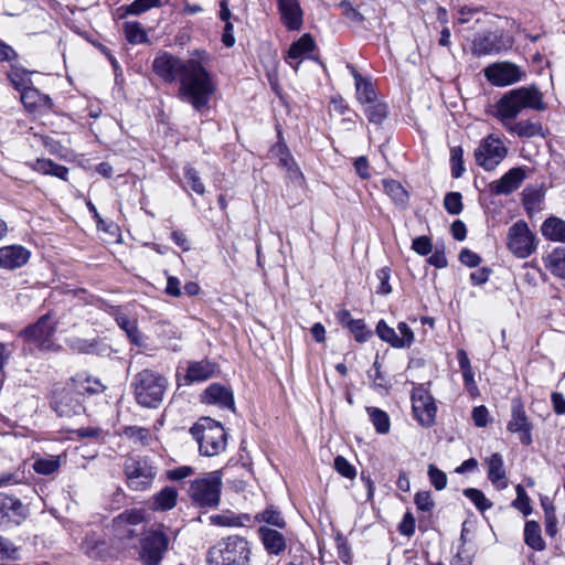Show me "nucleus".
Here are the masks:
<instances>
[{"mask_svg": "<svg viewBox=\"0 0 565 565\" xmlns=\"http://www.w3.org/2000/svg\"><path fill=\"white\" fill-rule=\"evenodd\" d=\"M376 334L382 341L390 343L393 348L402 349L396 330L391 328L384 320L377 322Z\"/></svg>", "mask_w": 565, "mask_h": 565, "instance_id": "nucleus-44", "label": "nucleus"}, {"mask_svg": "<svg viewBox=\"0 0 565 565\" xmlns=\"http://www.w3.org/2000/svg\"><path fill=\"white\" fill-rule=\"evenodd\" d=\"M31 252L22 245L0 247V268L14 270L28 264Z\"/></svg>", "mask_w": 565, "mask_h": 565, "instance_id": "nucleus-20", "label": "nucleus"}, {"mask_svg": "<svg viewBox=\"0 0 565 565\" xmlns=\"http://www.w3.org/2000/svg\"><path fill=\"white\" fill-rule=\"evenodd\" d=\"M402 535L412 536L415 533V518L411 512H406L398 525Z\"/></svg>", "mask_w": 565, "mask_h": 565, "instance_id": "nucleus-64", "label": "nucleus"}, {"mask_svg": "<svg viewBox=\"0 0 565 565\" xmlns=\"http://www.w3.org/2000/svg\"><path fill=\"white\" fill-rule=\"evenodd\" d=\"M355 81L356 98L361 104H372L376 94L373 85L366 81L353 66L348 65Z\"/></svg>", "mask_w": 565, "mask_h": 565, "instance_id": "nucleus-30", "label": "nucleus"}, {"mask_svg": "<svg viewBox=\"0 0 565 565\" xmlns=\"http://www.w3.org/2000/svg\"><path fill=\"white\" fill-rule=\"evenodd\" d=\"M259 535L264 544L265 550L269 554L279 555L286 548L285 536L277 530L262 526L259 529Z\"/></svg>", "mask_w": 565, "mask_h": 565, "instance_id": "nucleus-26", "label": "nucleus"}, {"mask_svg": "<svg viewBox=\"0 0 565 565\" xmlns=\"http://www.w3.org/2000/svg\"><path fill=\"white\" fill-rule=\"evenodd\" d=\"M41 98H42V93H40L38 89H35L32 86L26 87V89H24L21 93V102L30 110L41 107Z\"/></svg>", "mask_w": 565, "mask_h": 565, "instance_id": "nucleus-52", "label": "nucleus"}, {"mask_svg": "<svg viewBox=\"0 0 565 565\" xmlns=\"http://www.w3.org/2000/svg\"><path fill=\"white\" fill-rule=\"evenodd\" d=\"M19 559V550L11 540L0 535V562Z\"/></svg>", "mask_w": 565, "mask_h": 565, "instance_id": "nucleus-50", "label": "nucleus"}, {"mask_svg": "<svg viewBox=\"0 0 565 565\" xmlns=\"http://www.w3.org/2000/svg\"><path fill=\"white\" fill-rule=\"evenodd\" d=\"M335 470L348 479H353L356 476L355 468L342 456H338L334 459Z\"/></svg>", "mask_w": 565, "mask_h": 565, "instance_id": "nucleus-62", "label": "nucleus"}, {"mask_svg": "<svg viewBox=\"0 0 565 565\" xmlns=\"http://www.w3.org/2000/svg\"><path fill=\"white\" fill-rule=\"evenodd\" d=\"M29 510L15 497L0 493V527L8 529L21 524L28 516Z\"/></svg>", "mask_w": 565, "mask_h": 565, "instance_id": "nucleus-14", "label": "nucleus"}, {"mask_svg": "<svg viewBox=\"0 0 565 565\" xmlns=\"http://www.w3.org/2000/svg\"><path fill=\"white\" fill-rule=\"evenodd\" d=\"M28 166L41 174L53 175L64 181L67 180L68 169L50 159L39 158L35 161L29 162Z\"/></svg>", "mask_w": 565, "mask_h": 565, "instance_id": "nucleus-29", "label": "nucleus"}, {"mask_svg": "<svg viewBox=\"0 0 565 565\" xmlns=\"http://www.w3.org/2000/svg\"><path fill=\"white\" fill-rule=\"evenodd\" d=\"M169 539L158 530H150L141 540L140 558L146 565H158L168 550Z\"/></svg>", "mask_w": 565, "mask_h": 565, "instance_id": "nucleus-12", "label": "nucleus"}, {"mask_svg": "<svg viewBox=\"0 0 565 565\" xmlns=\"http://www.w3.org/2000/svg\"><path fill=\"white\" fill-rule=\"evenodd\" d=\"M152 500L153 510L169 511L177 504L178 491L173 487H164L153 495Z\"/></svg>", "mask_w": 565, "mask_h": 565, "instance_id": "nucleus-33", "label": "nucleus"}, {"mask_svg": "<svg viewBox=\"0 0 565 565\" xmlns=\"http://www.w3.org/2000/svg\"><path fill=\"white\" fill-rule=\"evenodd\" d=\"M221 471H211L191 481L189 495L201 508H216L221 500Z\"/></svg>", "mask_w": 565, "mask_h": 565, "instance_id": "nucleus-6", "label": "nucleus"}, {"mask_svg": "<svg viewBox=\"0 0 565 565\" xmlns=\"http://www.w3.org/2000/svg\"><path fill=\"white\" fill-rule=\"evenodd\" d=\"M501 124L508 131L515 134L520 138L529 139L543 135L542 125L537 121L521 120L513 122V120H507L505 122Z\"/></svg>", "mask_w": 565, "mask_h": 565, "instance_id": "nucleus-27", "label": "nucleus"}, {"mask_svg": "<svg viewBox=\"0 0 565 565\" xmlns=\"http://www.w3.org/2000/svg\"><path fill=\"white\" fill-rule=\"evenodd\" d=\"M198 58L181 60L163 52L153 60V72L164 82L179 81V98L190 104L196 111L209 109V103L215 93L211 73L203 63V53Z\"/></svg>", "mask_w": 565, "mask_h": 565, "instance_id": "nucleus-1", "label": "nucleus"}, {"mask_svg": "<svg viewBox=\"0 0 565 565\" xmlns=\"http://www.w3.org/2000/svg\"><path fill=\"white\" fill-rule=\"evenodd\" d=\"M524 542L529 547L535 551H543L545 548V542L541 534V526L536 521L525 522Z\"/></svg>", "mask_w": 565, "mask_h": 565, "instance_id": "nucleus-34", "label": "nucleus"}, {"mask_svg": "<svg viewBox=\"0 0 565 565\" xmlns=\"http://www.w3.org/2000/svg\"><path fill=\"white\" fill-rule=\"evenodd\" d=\"M526 178L524 167H515L504 173L499 180L489 184L490 192L494 195H509L518 190Z\"/></svg>", "mask_w": 565, "mask_h": 565, "instance_id": "nucleus-19", "label": "nucleus"}, {"mask_svg": "<svg viewBox=\"0 0 565 565\" xmlns=\"http://www.w3.org/2000/svg\"><path fill=\"white\" fill-rule=\"evenodd\" d=\"M462 196L459 192H449L444 199L446 211L452 215H457L462 211Z\"/></svg>", "mask_w": 565, "mask_h": 565, "instance_id": "nucleus-56", "label": "nucleus"}, {"mask_svg": "<svg viewBox=\"0 0 565 565\" xmlns=\"http://www.w3.org/2000/svg\"><path fill=\"white\" fill-rule=\"evenodd\" d=\"M160 6L161 0H135L127 7L126 12L128 14L139 15L152 8H158Z\"/></svg>", "mask_w": 565, "mask_h": 565, "instance_id": "nucleus-54", "label": "nucleus"}, {"mask_svg": "<svg viewBox=\"0 0 565 565\" xmlns=\"http://www.w3.org/2000/svg\"><path fill=\"white\" fill-rule=\"evenodd\" d=\"M184 178L193 192L199 195H203L205 193V185L193 167L186 166L184 168Z\"/></svg>", "mask_w": 565, "mask_h": 565, "instance_id": "nucleus-49", "label": "nucleus"}, {"mask_svg": "<svg viewBox=\"0 0 565 565\" xmlns=\"http://www.w3.org/2000/svg\"><path fill=\"white\" fill-rule=\"evenodd\" d=\"M428 477L430 483L434 486L436 490L440 491L447 487L448 479L446 473L438 469L436 466H428Z\"/></svg>", "mask_w": 565, "mask_h": 565, "instance_id": "nucleus-57", "label": "nucleus"}, {"mask_svg": "<svg viewBox=\"0 0 565 565\" xmlns=\"http://www.w3.org/2000/svg\"><path fill=\"white\" fill-rule=\"evenodd\" d=\"M55 413L61 417H72L84 412L79 393L72 390L55 391L51 401Z\"/></svg>", "mask_w": 565, "mask_h": 565, "instance_id": "nucleus-16", "label": "nucleus"}, {"mask_svg": "<svg viewBox=\"0 0 565 565\" xmlns=\"http://www.w3.org/2000/svg\"><path fill=\"white\" fill-rule=\"evenodd\" d=\"M391 269L388 267H382L376 270V278L379 280V286L376 288V294L379 295H388L392 291L390 285Z\"/></svg>", "mask_w": 565, "mask_h": 565, "instance_id": "nucleus-58", "label": "nucleus"}, {"mask_svg": "<svg viewBox=\"0 0 565 565\" xmlns=\"http://www.w3.org/2000/svg\"><path fill=\"white\" fill-rule=\"evenodd\" d=\"M510 433H519L520 441L529 446L532 444V423L526 416L525 409L520 401H513L511 407V419L507 426Z\"/></svg>", "mask_w": 565, "mask_h": 565, "instance_id": "nucleus-17", "label": "nucleus"}, {"mask_svg": "<svg viewBox=\"0 0 565 565\" xmlns=\"http://www.w3.org/2000/svg\"><path fill=\"white\" fill-rule=\"evenodd\" d=\"M115 320L120 329H122L131 343L141 347L142 338L141 333L138 330L137 322L127 317V315L122 313L120 310L116 309L114 311Z\"/></svg>", "mask_w": 565, "mask_h": 565, "instance_id": "nucleus-31", "label": "nucleus"}, {"mask_svg": "<svg viewBox=\"0 0 565 565\" xmlns=\"http://www.w3.org/2000/svg\"><path fill=\"white\" fill-rule=\"evenodd\" d=\"M279 164L287 169L289 172V177L292 179L296 178H302V174L300 170L297 167V163L295 162L294 158L290 156V153L282 148H279Z\"/></svg>", "mask_w": 565, "mask_h": 565, "instance_id": "nucleus-51", "label": "nucleus"}, {"mask_svg": "<svg viewBox=\"0 0 565 565\" xmlns=\"http://www.w3.org/2000/svg\"><path fill=\"white\" fill-rule=\"evenodd\" d=\"M315 47L316 43L313 38L308 33L302 34L290 45L287 52L286 61L297 71L300 62H298L296 65H292L290 60H301L308 57Z\"/></svg>", "mask_w": 565, "mask_h": 565, "instance_id": "nucleus-24", "label": "nucleus"}, {"mask_svg": "<svg viewBox=\"0 0 565 565\" xmlns=\"http://www.w3.org/2000/svg\"><path fill=\"white\" fill-rule=\"evenodd\" d=\"M217 372V364L209 359L189 362L184 381L186 384L207 381Z\"/></svg>", "mask_w": 565, "mask_h": 565, "instance_id": "nucleus-22", "label": "nucleus"}, {"mask_svg": "<svg viewBox=\"0 0 565 565\" xmlns=\"http://www.w3.org/2000/svg\"><path fill=\"white\" fill-rule=\"evenodd\" d=\"M35 138L39 139L50 154L58 158L66 156L67 149L54 138L49 136H35Z\"/></svg>", "mask_w": 565, "mask_h": 565, "instance_id": "nucleus-47", "label": "nucleus"}, {"mask_svg": "<svg viewBox=\"0 0 565 565\" xmlns=\"http://www.w3.org/2000/svg\"><path fill=\"white\" fill-rule=\"evenodd\" d=\"M278 11L282 24L289 31H298L302 26L303 11L298 0H278Z\"/></svg>", "mask_w": 565, "mask_h": 565, "instance_id": "nucleus-21", "label": "nucleus"}, {"mask_svg": "<svg viewBox=\"0 0 565 565\" xmlns=\"http://www.w3.org/2000/svg\"><path fill=\"white\" fill-rule=\"evenodd\" d=\"M203 402L206 404H214L222 408L234 411V396L233 392L221 384H211L203 392Z\"/></svg>", "mask_w": 565, "mask_h": 565, "instance_id": "nucleus-23", "label": "nucleus"}, {"mask_svg": "<svg viewBox=\"0 0 565 565\" xmlns=\"http://www.w3.org/2000/svg\"><path fill=\"white\" fill-rule=\"evenodd\" d=\"M168 379L161 373L145 369L131 381V390L137 404L145 408H158L168 390Z\"/></svg>", "mask_w": 565, "mask_h": 565, "instance_id": "nucleus-3", "label": "nucleus"}, {"mask_svg": "<svg viewBox=\"0 0 565 565\" xmlns=\"http://www.w3.org/2000/svg\"><path fill=\"white\" fill-rule=\"evenodd\" d=\"M414 502L419 511L431 512L435 502L429 491H419L414 497Z\"/></svg>", "mask_w": 565, "mask_h": 565, "instance_id": "nucleus-61", "label": "nucleus"}, {"mask_svg": "<svg viewBox=\"0 0 565 565\" xmlns=\"http://www.w3.org/2000/svg\"><path fill=\"white\" fill-rule=\"evenodd\" d=\"M413 412L420 425L429 427L435 422L437 407L434 398L425 391L417 390L413 393Z\"/></svg>", "mask_w": 565, "mask_h": 565, "instance_id": "nucleus-18", "label": "nucleus"}, {"mask_svg": "<svg viewBox=\"0 0 565 565\" xmlns=\"http://www.w3.org/2000/svg\"><path fill=\"white\" fill-rule=\"evenodd\" d=\"M545 262L546 268L554 276L565 279V248L554 249Z\"/></svg>", "mask_w": 565, "mask_h": 565, "instance_id": "nucleus-37", "label": "nucleus"}, {"mask_svg": "<svg viewBox=\"0 0 565 565\" xmlns=\"http://www.w3.org/2000/svg\"><path fill=\"white\" fill-rule=\"evenodd\" d=\"M339 7L342 10V14L351 22L360 24L364 21L363 14L349 0H342Z\"/></svg>", "mask_w": 565, "mask_h": 565, "instance_id": "nucleus-60", "label": "nucleus"}, {"mask_svg": "<svg viewBox=\"0 0 565 565\" xmlns=\"http://www.w3.org/2000/svg\"><path fill=\"white\" fill-rule=\"evenodd\" d=\"M488 478L498 490L508 487L503 458L500 454H492L487 459Z\"/></svg>", "mask_w": 565, "mask_h": 565, "instance_id": "nucleus-25", "label": "nucleus"}, {"mask_svg": "<svg viewBox=\"0 0 565 565\" xmlns=\"http://www.w3.org/2000/svg\"><path fill=\"white\" fill-rule=\"evenodd\" d=\"M256 520L280 529L285 527L286 525L285 520L280 515V512L274 509H266L265 511L256 515Z\"/></svg>", "mask_w": 565, "mask_h": 565, "instance_id": "nucleus-55", "label": "nucleus"}, {"mask_svg": "<svg viewBox=\"0 0 565 565\" xmlns=\"http://www.w3.org/2000/svg\"><path fill=\"white\" fill-rule=\"evenodd\" d=\"M365 411L377 434L386 435L391 429V419L386 412L381 408L367 406Z\"/></svg>", "mask_w": 565, "mask_h": 565, "instance_id": "nucleus-35", "label": "nucleus"}, {"mask_svg": "<svg viewBox=\"0 0 565 565\" xmlns=\"http://www.w3.org/2000/svg\"><path fill=\"white\" fill-rule=\"evenodd\" d=\"M412 248L419 255H428L433 249V244L427 236H418L413 239Z\"/></svg>", "mask_w": 565, "mask_h": 565, "instance_id": "nucleus-63", "label": "nucleus"}, {"mask_svg": "<svg viewBox=\"0 0 565 565\" xmlns=\"http://www.w3.org/2000/svg\"><path fill=\"white\" fill-rule=\"evenodd\" d=\"M348 329L360 343L366 342L372 337V331L366 328L365 322L362 319H355L351 322Z\"/></svg>", "mask_w": 565, "mask_h": 565, "instance_id": "nucleus-53", "label": "nucleus"}, {"mask_svg": "<svg viewBox=\"0 0 565 565\" xmlns=\"http://www.w3.org/2000/svg\"><path fill=\"white\" fill-rule=\"evenodd\" d=\"M511 43H507L502 33L486 31L475 35L471 52L477 56L494 55L508 50Z\"/></svg>", "mask_w": 565, "mask_h": 565, "instance_id": "nucleus-15", "label": "nucleus"}, {"mask_svg": "<svg viewBox=\"0 0 565 565\" xmlns=\"http://www.w3.org/2000/svg\"><path fill=\"white\" fill-rule=\"evenodd\" d=\"M523 109H545L543 95L535 86H523L507 92L497 102L494 116L500 122H505L515 119Z\"/></svg>", "mask_w": 565, "mask_h": 565, "instance_id": "nucleus-2", "label": "nucleus"}, {"mask_svg": "<svg viewBox=\"0 0 565 565\" xmlns=\"http://www.w3.org/2000/svg\"><path fill=\"white\" fill-rule=\"evenodd\" d=\"M74 383L76 384V392L82 396L84 393L89 395L103 393L106 390V386L100 383L98 379L82 375H77L74 379Z\"/></svg>", "mask_w": 565, "mask_h": 565, "instance_id": "nucleus-38", "label": "nucleus"}, {"mask_svg": "<svg viewBox=\"0 0 565 565\" xmlns=\"http://www.w3.org/2000/svg\"><path fill=\"white\" fill-rule=\"evenodd\" d=\"M516 498L512 502V507L518 509L524 516H527L532 513V507L530 504V498L523 488V486L518 484L515 487Z\"/></svg>", "mask_w": 565, "mask_h": 565, "instance_id": "nucleus-46", "label": "nucleus"}, {"mask_svg": "<svg viewBox=\"0 0 565 565\" xmlns=\"http://www.w3.org/2000/svg\"><path fill=\"white\" fill-rule=\"evenodd\" d=\"M483 73L487 81L498 87L518 83L523 76L522 70L511 62L492 63L483 70Z\"/></svg>", "mask_w": 565, "mask_h": 565, "instance_id": "nucleus-13", "label": "nucleus"}, {"mask_svg": "<svg viewBox=\"0 0 565 565\" xmlns=\"http://www.w3.org/2000/svg\"><path fill=\"white\" fill-rule=\"evenodd\" d=\"M450 162L452 178H460L465 172L463 150L461 147L457 146L450 149Z\"/></svg>", "mask_w": 565, "mask_h": 565, "instance_id": "nucleus-48", "label": "nucleus"}, {"mask_svg": "<svg viewBox=\"0 0 565 565\" xmlns=\"http://www.w3.org/2000/svg\"><path fill=\"white\" fill-rule=\"evenodd\" d=\"M32 467L33 470L39 475H53L61 467V456L49 455L46 457L35 458Z\"/></svg>", "mask_w": 565, "mask_h": 565, "instance_id": "nucleus-36", "label": "nucleus"}, {"mask_svg": "<svg viewBox=\"0 0 565 565\" xmlns=\"http://www.w3.org/2000/svg\"><path fill=\"white\" fill-rule=\"evenodd\" d=\"M507 246L515 257L523 259L531 256L536 250L537 239L527 223L520 220L509 227Z\"/></svg>", "mask_w": 565, "mask_h": 565, "instance_id": "nucleus-10", "label": "nucleus"}, {"mask_svg": "<svg viewBox=\"0 0 565 565\" xmlns=\"http://www.w3.org/2000/svg\"><path fill=\"white\" fill-rule=\"evenodd\" d=\"M114 535L121 542L129 543L145 532L143 513L129 510L113 520Z\"/></svg>", "mask_w": 565, "mask_h": 565, "instance_id": "nucleus-11", "label": "nucleus"}, {"mask_svg": "<svg viewBox=\"0 0 565 565\" xmlns=\"http://www.w3.org/2000/svg\"><path fill=\"white\" fill-rule=\"evenodd\" d=\"M99 341L94 339H83L78 337H73L67 340V345L77 353L83 354H93L98 351Z\"/></svg>", "mask_w": 565, "mask_h": 565, "instance_id": "nucleus-41", "label": "nucleus"}, {"mask_svg": "<svg viewBox=\"0 0 565 565\" xmlns=\"http://www.w3.org/2000/svg\"><path fill=\"white\" fill-rule=\"evenodd\" d=\"M127 486L132 491H145L151 487L157 476V467L146 457H128L124 462Z\"/></svg>", "mask_w": 565, "mask_h": 565, "instance_id": "nucleus-8", "label": "nucleus"}, {"mask_svg": "<svg viewBox=\"0 0 565 565\" xmlns=\"http://www.w3.org/2000/svg\"><path fill=\"white\" fill-rule=\"evenodd\" d=\"M401 348H409L415 341V334L406 322H398L397 331Z\"/></svg>", "mask_w": 565, "mask_h": 565, "instance_id": "nucleus-59", "label": "nucleus"}, {"mask_svg": "<svg viewBox=\"0 0 565 565\" xmlns=\"http://www.w3.org/2000/svg\"><path fill=\"white\" fill-rule=\"evenodd\" d=\"M190 433L199 444L200 454L203 456H217L226 449L227 434L224 427L210 417L201 418L191 427Z\"/></svg>", "mask_w": 565, "mask_h": 565, "instance_id": "nucleus-4", "label": "nucleus"}, {"mask_svg": "<svg viewBox=\"0 0 565 565\" xmlns=\"http://www.w3.org/2000/svg\"><path fill=\"white\" fill-rule=\"evenodd\" d=\"M545 192L542 188L526 186L522 192V204L530 217L542 210Z\"/></svg>", "mask_w": 565, "mask_h": 565, "instance_id": "nucleus-28", "label": "nucleus"}, {"mask_svg": "<svg viewBox=\"0 0 565 565\" xmlns=\"http://www.w3.org/2000/svg\"><path fill=\"white\" fill-rule=\"evenodd\" d=\"M124 32L130 44L148 43V35L139 22L128 21L124 24Z\"/></svg>", "mask_w": 565, "mask_h": 565, "instance_id": "nucleus-39", "label": "nucleus"}, {"mask_svg": "<svg viewBox=\"0 0 565 565\" xmlns=\"http://www.w3.org/2000/svg\"><path fill=\"white\" fill-rule=\"evenodd\" d=\"M56 326V320L49 312L21 330L19 337L25 342L34 344L41 351H55L57 349L54 342Z\"/></svg>", "mask_w": 565, "mask_h": 565, "instance_id": "nucleus-7", "label": "nucleus"}, {"mask_svg": "<svg viewBox=\"0 0 565 565\" xmlns=\"http://www.w3.org/2000/svg\"><path fill=\"white\" fill-rule=\"evenodd\" d=\"M31 72L28 70L12 66L11 70L8 72V78L10 83L14 86V88L19 92H23L26 89V87L31 86V78H30Z\"/></svg>", "mask_w": 565, "mask_h": 565, "instance_id": "nucleus-42", "label": "nucleus"}, {"mask_svg": "<svg viewBox=\"0 0 565 565\" xmlns=\"http://www.w3.org/2000/svg\"><path fill=\"white\" fill-rule=\"evenodd\" d=\"M383 185L386 194L394 201L395 204L405 205L407 203L408 193L398 181L384 180Z\"/></svg>", "mask_w": 565, "mask_h": 565, "instance_id": "nucleus-40", "label": "nucleus"}, {"mask_svg": "<svg viewBox=\"0 0 565 565\" xmlns=\"http://www.w3.org/2000/svg\"><path fill=\"white\" fill-rule=\"evenodd\" d=\"M210 565H250V547L241 536H228L212 546L206 556Z\"/></svg>", "mask_w": 565, "mask_h": 565, "instance_id": "nucleus-5", "label": "nucleus"}, {"mask_svg": "<svg viewBox=\"0 0 565 565\" xmlns=\"http://www.w3.org/2000/svg\"><path fill=\"white\" fill-rule=\"evenodd\" d=\"M507 154L508 148L501 137L495 134H490L481 139L473 152L476 163L486 171L495 170Z\"/></svg>", "mask_w": 565, "mask_h": 565, "instance_id": "nucleus-9", "label": "nucleus"}, {"mask_svg": "<svg viewBox=\"0 0 565 565\" xmlns=\"http://www.w3.org/2000/svg\"><path fill=\"white\" fill-rule=\"evenodd\" d=\"M463 495L468 498L477 508L478 511L484 512L492 508L493 503L484 495V493L476 488H467L463 490Z\"/></svg>", "mask_w": 565, "mask_h": 565, "instance_id": "nucleus-43", "label": "nucleus"}, {"mask_svg": "<svg viewBox=\"0 0 565 565\" xmlns=\"http://www.w3.org/2000/svg\"><path fill=\"white\" fill-rule=\"evenodd\" d=\"M545 238L554 242H565V221L558 217H548L541 227Z\"/></svg>", "mask_w": 565, "mask_h": 565, "instance_id": "nucleus-32", "label": "nucleus"}, {"mask_svg": "<svg viewBox=\"0 0 565 565\" xmlns=\"http://www.w3.org/2000/svg\"><path fill=\"white\" fill-rule=\"evenodd\" d=\"M370 122L381 125L387 116V106L383 103H372L365 108Z\"/></svg>", "mask_w": 565, "mask_h": 565, "instance_id": "nucleus-45", "label": "nucleus"}]
</instances>
